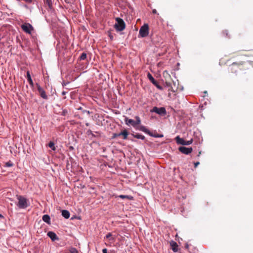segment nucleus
<instances>
[{"label": "nucleus", "instance_id": "40", "mask_svg": "<svg viewBox=\"0 0 253 253\" xmlns=\"http://www.w3.org/2000/svg\"><path fill=\"white\" fill-rule=\"evenodd\" d=\"M62 93L63 95H65L66 94V92L63 91V92H62Z\"/></svg>", "mask_w": 253, "mask_h": 253}, {"label": "nucleus", "instance_id": "34", "mask_svg": "<svg viewBox=\"0 0 253 253\" xmlns=\"http://www.w3.org/2000/svg\"><path fill=\"white\" fill-rule=\"evenodd\" d=\"M179 208L180 209V211H181V214H183V208H182V207H180Z\"/></svg>", "mask_w": 253, "mask_h": 253}, {"label": "nucleus", "instance_id": "32", "mask_svg": "<svg viewBox=\"0 0 253 253\" xmlns=\"http://www.w3.org/2000/svg\"><path fill=\"white\" fill-rule=\"evenodd\" d=\"M199 164L200 163L199 162L194 163L195 167L196 168Z\"/></svg>", "mask_w": 253, "mask_h": 253}, {"label": "nucleus", "instance_id": "2", "mask_svg": "<svg viewBox=\"0 0 253 253\" xmlns=\"http://www.w3.org/2000/svg\"><path fill=\"white\" fill-rule=\"evenodd\" d=\"M117 23L115 25V28L118 31H122L125 29L126 24L124 20L119 17L116 18Z\"/></svg>", "mask_w": 253, "mask_h": 253}, {"label": "nucleus", "instance_id": "38", "mask_svg": "<svg viewBox=\"0 0 253 253\" xmlns=\"http://www.w3.org/2000/svg\"><path fill=\"white\" fill-rule=\"evenodd\" d=\"M185 248H186V249H188V245L187 244H186V245H185Z\"/></svg>", "mask_w": 253, "mask_h": 253}, {"label": "nucleus", "instance_id": "27", "mask_svg": "<svg viewBox=\"0 0 253 253\" xmlns=\"http://www.w3.org/2000/svg\"><path fill=\"white\" fill-rule=\"evenodd\" d=\"M86 58V54L85 53H82L80 57V60H84Z\"/></svg>", "mask_w": 253, "mask_h": 253}, {"label": "nucleus", "instance_id": "37", "mask_svg": "<svg viewBox=\"0 0 253 253\" xmlns=\"http://www.w3.org/2000/svg\"><path fill=\"white\" fill-rule=\"evenodd\" d=\"M201 154V151H200V152H199V154H198V155H197V156H198V157H199V156H200Z\"/></svg>", "mask_w": 253, "mask_h": 253}, {"label": "nucleus", "instance_id": "4", "mask_svg": "<svg viewBox=\"0 0 253 253\" xmlns=\"http://www.w3.org/2000/svg\"><path fill=\"white\" fill-rule=\"evenodd\" d=\"M21 27L24 32L29 34H31V32L34 30V28L32 25L28 23L23 24Z\"/></svg>", "mask_w": 253, "mask_h": 253}, {"label": "nucleus", "instance_id": "28", "mask_svg": "<svg viewBox=\"0 0 253 253\" xmlns=\"http://www.w3.org/2000/svg\"><path fill=\"white\" fill-rule=\"evenodd\" d=\"M157 88L160 90H163V88L162 86L160 85L157 81L155 82V84H153Z\"/></svg>", "mask_w": 253, "mask_h": 253}, {"label": "nucleus", "instance_id": "5", "mask_svg": "<svg viewBox=\"0 0 253 253\" xmlns=\"http://www.w3.org/2000/svg\"><path fill=\"white\" fill-rule=\"evenodd\" d=\"M176 142L178 144H181L183 145H188L193 142V139H191L189 141H185L183 138H180L179 136H177L175 137Z\"/></svg>", "mask_w": 253, "mask_h": 253}, {"label": "nucleus", "instance_id": "10", "mask_svg": "<svg viewBox=\"0 0 253 253\" xmlns=\"http://www.w3.org/2000/svg\"><path fill=\"white\" fill-rule=\"evenodd\" d=\"M47 235L52 241H58L59 240L56 234L52 231H49Z\"/></svg>", "mask_w": 253, "mask_h": 253}, {"label": "nucleus", "instance_id": "8", "mask_svg": "<svg viewBox=\"0 0 253 253\" xmlns=\"http://www.w3.org/2000/svg\"><path fill=\"white\" fill-rule=\"evenodd\" d=\"M178 150L182 153L186 154V155L189 154L193 151V149L191 147L186 148V147H183V146L179 147Z\"/></svg>", "mask_w": 253, "mask_h": 253}, {"label": "nucleus", "instance_id": "16", "mask_svg": "<svg viewBox=\"0 0 253 253\" xmlns=\"http://www.w3.org/2000/svg\"><path fill=\"white\" fill-rule=\"evenodd\" d=\"M164 85L165 86L169 87V90H168L169 91H173V92L174 91L172 87L171 86V83L170 82H169L168 81H166Z\"/></svg>", "mask_w": 253, "mask_h": 253}, {"label": "nucleus", "instance_id": "24", "mask_svg": "<svg viewBox=\"0 0 253 253\" xmlns=\"http://www.w3.org/2000/svg\"><path fill=\"white\" fill-rule=\"evenodd\" d=\"M44 3L47 4L49 8L52 6V1L51 0H44Z\"/></svg>", "mask_w": 253, "mask_h": 253}, {"label": "nucleus", "instance_id": "29", "mask_svg": "<svg viewBox=\"0 0 253 253\" xmlns=\"http://www.w3.org/2000/svg\"><path fill=\"white\" fill-rule=\"evenodd\" d=\"M13 164L11 161H8L6 162L5 164V166L7 167H10L13 166Z\"/></svg>", "mask_w": 253, "mask_h": 253}, {"label": "nucleus", "instance_id": "6", "mask_svg": "<svg viewBox=\"0 0 253 253\" xmlns=\"http://www.w3.org/2000/svg\"><path fill=\"white\" fill-rule=\"evenodd\" d=\"M151 112H155L162 115H165L167 113L166 110L164 107L158 108L157 107H154L151 110Z\"/></svg>", "mask_w": 253, "mask_h": 253}, {"label": "nucleus", "instance_id": "31", "mask_svg": "<svg viewBox=\"0 0 253 253\" xmlns=\"http://www.w3.org/2000/svg\"><path fill=\"white\" fill-rule=\"evenodd\" d=\"M121 135H118V133H114L113 134V138H115V137H119V136H120Z\"/></svg>", "mask_w": 253, "mask_h": 253}, {"label": "nucleus", "instance_id": "11", "mask_svg": "<svg viewBox=\"0 0 253 253\" xmlns=\"http://www.w3.org/2000/svg\"><path fill=\"white\" fill-rule=\"evenodd\" d=\"M170 245L171 247V249L174 252H177L178 250V246L176 242L171 241L170 242Z\"/></svg>", "mask_w": 253, "mask_h": 253}, {"label": "nucleus", "instance_id": "36", "mask_svg": "<svg viewBox=\"0 0 253 253\" xmlns=\"http://www.w3.org/2000/svg\"><path fill=\"white\" fill-rule=\"evenodd\" d=\"M109 37L110 38V39H111V40H112V39H113V36H112L111 35H109Z\"/></svg>", "mask_w": 253, "mask_h": 253}, {"label": "nucleus", "instance_id": "39", "mask_svg": "<svg viewBox=\"0 0 253 253\" xmlns=\"http://www.w3.org/2000/svg\"><path fill=\"white\" fill-rule=\"evenodd\" d=\"M0 218H3V216L1 214H0Z\"/></svg>", "mask_w": 253, "mask_h": 253}, {"label": "nucleus", "instance_id": "12", "mask_svg": "<svg viewBox=\"0 0 253 253\" xmlns=\"http://www.w3.org/2000/svg\"><path fill=\"white\" fill-rule=\"evenodd\" d=\"M125 121L127 125H131L133 127H136L135 121L133 120L132 119H129L128 118L126 117Z\"/></svg>", "mask_w": 253, "mask_h": 253}, {"label": "nucleus", "instance_id": "19", "mask_svg": "<svg viewBox=\"0 0 253 253\" xmlns=\"http://www.w3.org/2000/svg\"><path fill=\"white\" fill-rule=\"evenodd\" d=\"M139 129L141 131H142L145 133L149 134L150 135H152L149 130H148L144 126H141L139 127Z\"/></svg>", "mask_w": 253, "mask_h": 253}, {"label": "nucleus", "instance_id": "13", "mask_svg": "<svg viewBox=\"0 0 253 253\" xmlns=\"http://www.w3.org/2000/svg\"><path fill=\"white\" fill-rule=\"evenodd\" d=\"M27 80H28L30 86L31 87H33L34 86V83L32 80L29 71L27 72Z\"/></svg>", "mask_w": 253, "mask_h": 253}, {"label": "nucleus", "instance_id": "23", "mask_svg": "<svg viewBox=\"0 0 253 253\" xmlns=\"http://www.w3.org/2000/svg\"><path fill=\"white\" fill-rule=\"evenodd\" d=\"M136 121H135L136 126L141 123V120L139 116H136L135 117Z\"/></svg>", "mask_w": 253, "mask_h": 253}, {"label": "nucleus", "instance_id": "7", "mask_svg": "<svg viewBox=\"0 0 253 253\" xmlns=\"http://www.w3.org/2000/svg\"><path fill=\"white\" fill-rule=\"evenodd\" d=\"M37 89L39 92V94L41 97L44 99H47L48 98L47 95L46 94V93L45 91L43 90V89L40 85V84L38 83L36 84Z\"/></svg>", "mask_w": 253, "mask_h": 253}, {"label": "nucleus", "instance_id": "9", "mask_svg": "<svg viewBox=\"0 0 253 253\" xmlns=\"http://www.w3.org/2000/svg\"><path fill=\"white\" fill-rule=\"evenodd\" d=\"M18 200L19 206H27L28 204V200L23 196H19L18 197Z\"/></svg>", "mask_w": 253, "mask_h": 253}, {"label": "nucleus", "instance_id": "30", "mask_svg": "<svg viewBox=\"0 0 253 253\" xmlns=\"http://www.w3.org/2000/svg\"><path fill=\"white\" fill-rule=\"evenodd\" d=\"M222 34L225 37H229L227 30L223 31Z\"/></svg>", "mask_w": 253, "mask_h": 253}, {"label": "nucleus", "instance_id": "41", "mask_svg": "<svg viewBox=\"0 0 253 253\" xmlns=\"http://www.w3.org/2000/svg\"><path fill=\"white\" fill-rule=\"evenodd\" d=\"M26 207H24V206H22V207H19V208H26Z\"/></svg>", "mask_w": 253, "mask_h": 253}, {"label": "nucleus", "instance_id": "26", "mask_svg": "<svg viewBox=\"0 0 253 253\" xmlns=\"http://www.w3.org/2000/svg\"><path fill=\"white\" fill-rule=\"evenodd\" d=\"M112 234L111 233H108L106 235V238L107 239H109V240H112V241H114V238H112Z\"/></svg>", "mask_w": 253, "mask_h": 253}, {"label": "nucleus", "instance_id": "3", "mask_svg": "<svg viewBox=\"0 0 253 253\" xmlns=\"http://www.w3.org/2000/svg\"><path fill=\"white\" fill-rule=\"evenodd\" d=\"M149 34V26L147 24H144L140 29L139 35L141 37H146Z\"/></svg>", "mask_w": 253, "mask_h": 253}, {"label": "nucleus", "instance_id": "18", "mask_svg": "<svg viewBox=\"0 0 253 253\" xmlns=\"http://www.w3.org/2000/svg\"><path fill=\"white\" fill-rule=\"evenodd\" d=\"M62 215L65 218L68 219L70 217V212L67 210H62Z\"/></svg>", "mask_w": 253, "mask_h": 253}, {"label": "nucleus", "instance_id": "22", "mask_svg": "<svg viewBox=\"0 0 253 253\" xmlns=\"http://www.w3.org/2000/svg\"><path fill=\"white\" fill-rule=\"evenodd\" d=\"M48 146L49 147H50L52 150H56V147H55V145H54V142H52V141H50L49 143H48Z\"/></svg>", "mask_w": 253, "mask_h": 253}, {"label": "nucleus", "instance_id": "33", "mask_svg": "<svg viewBox=\"0 0 253 253\" xmlns=\"http://www.w3.org/2000/svg\"><path fill=\"white\" fill-rule=\"evenodd\" d=\"M102 253H107V249H103L102 250Z\"/></svg>", "mask_w": 253, "mask_h": 253}, {"label": "nucleus", "instance_id": "15", "mask_svg": "<svg viewBox=\"0 0 253 253\" xmlns=\"http://www.w3.org/2000/svg\"><path fill=\"white\" fill-rule=\"evenodd\" d=\"M128 132L126 129H124L121 132L118 133V135H122L124 139H126L127 138Z\"/></svg>", "mask_w": 253, "mask_h": 253}, {"label": "nucleus", "instance_id": "20", "mask_svg": "<svg viewBox=\"0 0 253 253\" xmlns=\"http://www.w3.org/2000/svg\"><path fill=\"white\" fill-rule=\"evenodd\" d=\"M147 77L153 84H155V82L156 81L155 80V79L153 78L152 75L150 73H148L147 74Z\"/></svg>", "mask_w": 253, "mask_h": 253}, {"label": "nucleus", "instance_id": "25", "mask_svg": "<svg viewBox=\"0 0 253 253\" xmlns=\"http://www.w3.org/2000/svg\"><path fill=\"white\" fill-rule=\"evenodd\" d=\"M69 251L70 253H79L78 250L75 248L73 247L71 248Z\"/></svg>", "mask_w": 253, "mask_h": 253}, {"label": "nucleus", "instance_id": "42", "mask_svg": "<svg viewBox=\"0 0 253 253\" xmlns=\"http://www.w3.org/2000/svg\"><path fill=\"white\" fill-rule=\"evenodd\" d=\"M168 75L169 77V78H170V75H169V74H168Z\"/></svg>", "mask_w": 253, "mask_h": 253}, {"label": "nucleus", "instance_id": "35", "mask_svg": "<svg viewBox=\"0 0 253 253\" xmlns=\"http://www.w3.org/2000/svg\"><path fill=\"white\" fill-rule=\"evenodd\" d=\"M152 13H153V14H156V13H157V10H156V9H154L152 10Z\"/></svg>", "mask_w": 253, "mask_h": 253}, {"label": "nucleus", "instance_id": "21", "mask_svg": "<svg viewBox=\"0 0 253 253\" xmlns=\"http://www.w3.org/2000/svg\"><path fill=\"white\" fill-rule=\"evenodd\" d=\"M133 136L135 138H136L137 139H140L142 140L145 139V138L144 135L140 134H138V133L133 134Z\"/></svg>", "mask_w": 253, "mask_h": 253}, {"label": "nucleus", "instance_id": "14", "mask_svg": "<svg viewBox=\"0 0 253 253\" xmlns=\"http://www.w3.org/2000/svg\"><path fill=\"white\" fill-rule=\"evenodd\" d=\"M43 221L48 224H50V217L48 214H44L42 218Z\"/></svg>", "mask_w": 253, "mask_h": 253}, {"label": "nucleus", "instance_id": "17", "mask_svg": "<svg viewBox=\"0 0 253 253\" xmlns=\"http://www.w3.org/2000/svg\"><path fill=\"white\" fill-rule=\"evenodd\" d=\"M118 197L123 199H126L127 200H132L133 199V198L132 196H128V195H120L118 196Z\"/></svg>", "mask_w": 253, "mask_h": 253}, {"label": "nucleus", "instance_id": "1", "mask_svg": "<svg viewBox=\"0 0 253 253\" xmlns=\"http://www.w3.org/2000/svg\"><path fill=\"white\" fill-rule=\"evenodd\" d=\"M253 68V62L249 61L243 62H235L229 67V71L232 73L237 74L239 71L244 72L250 71Z\"/></svg>", "mask_w": 253, "mask_h": 253}]
</instances>
